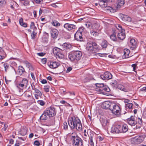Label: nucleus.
I'll return each mask as SVG.
<instances>
[{"mask_svg": "<svg viewBox=\"0 0 146 146\" xmlns=\"http://www.w3.org/2000/svg\"><path fill=\"white\" fill-rule=\"evenodd\" d=\"M4 52L2 50H0V60L3 59L5 57Z\"/></svg>", "mask_w": 146, "mask_h": 146, "instance_id": "40", "label": "nucleus"}, {"mask_svg": "<svg viewBox=\"0 0 146 146\" xmlns=\"http://www.w3.org/2000/svg\"><path fill=\"white\" fill-rule=\"evenodd\" d=\"M125 3L124 0H117L116 4L117 6V8H120L123 6Z\"/></svg>", "mask_w": 146, "mask_h": 146, "instance_id": "22", "label": "nucleus"}, {"mask_svg": "<svg viewBox=\"0 0 146 146\" xmlns=\"http://www.w3.org/2000/svg\"><path fill=\"white\" fill-rule=\"evenodd\" d=\"M49 117L48 114L45 111L40 117V119L43 120H46Z\"/></svg>", "mask_w": 146, "mask_h": 146, "instance_id": "28", "label": "nucleus"}, {"mask_svg": "<svg viewBox=\"0 0 146 146\" xmlns=\"http://www.w3.org/2000/svg\"><path fill=\"white\" fill-rule=\"evenodd\" d=\"M13 112L16 115H21L22 112L21 110L19 109H15L13 110Z\"/></svg>", "mask_w": 146, "mask_h": 146, "instance_id": "30", "label": "nucleus"}, {"mask_svg": "<svg viewBox=\"0 0 146 146\" xmlns=\"http://www.w3.org/2000/svg\"><path fill=\"white\" fill-rule=\"evenodd\" d=\"M117 88L119 89L126 92H128L129 90L128 89L126 88L123 85L121 84H119L118 85Z\"/></svg>", "mask_w": 146, "mask_h": 146, "instance_id": "25", "label": "nucleus"}, {"mask_svg": "<svg viewBox=\"0 0 146 146\" xmlns=\"http://www.w3.org/2000/svg\"><path fill=\"white\" fill-rule=\"evenodd\" d=\"M84 30V28L83 27H81L79 28L78 30L76 32L82 34Z\"/></svg>", "mask_w": 146, "mask_h": 146, "instance_id": "49", "label": "nucleus"}, {"mask_svg": "<svg viewBox=\"0 0 146 146\" xmlns=\"http://www.w3.org/2000/svg\"><path fill=\"white\" fill-rule=\"evenodd\" d=\"M131 49L133 50L136 48V42L135 39H132L130 40L129 44Z\"/></svg>", "mask_w": 146, "mask_h": 146, "instance_id": "20", "label": "nucleus"}, {"mask_svg": "<svg viewBox=\"0 0 146 146\" xmlns=\"http://www.w3.org/2000/svg\"><path fill=\"white\" fill-rule=\"evenodd\" d=\"M71 136V139L72 140L74 139L75 137H78V136L76 133L75 132L73 133H72Z\"/></svg>", "mask_w": 146, "mask_h": 146, "instance_id": "43", "label": "nucleus"}, {"mask_svg": "<svg viewBox=\"0 0 146 146\" xmlns=\"http://www.w3.org/2000/svg\"><path fill=\"white\" fill-rule=\"evenodd\" d=\"M121 126L116 125L112 126L111 128V131L112 133H121Z\"/></svg>", "mask_w": 146, "mask_h": 146, "instance_id": "10", "label": "nucleus"}, {"mask_svg": "<svg viewBox=\"0 0 146 146\" xmlns=\"http://www.w3.org/2000/svg\"><path fill=\"white\" fill-rule=\"evenodd\" d=\"M137 121H138V123L140 125H141L142 124V119H141L140 118H138V120H137Z\"/></svg>", "mask_w": 146, "mask_h": 146, "instance_id": "58", "label": "nucleus"}, {"mask_svg": "<svg viewBox=\"0 0 146 146\" xmlns=\"http://www.w3.org/2000/svg\"><path fill=\"white\" fill-rule=\"evenodd\" d=\"M110 91V89L108 87L104 86L102 88V92L104 91L109 92Z\"/></svg>", "mask_w": 146, "mask_h": 146, "instance_id": "44", "label": "nucleus"}, {"mask_svg": "<svg viewBox=\"0 0 146 146\" xmlns=\"http://www.w3.org/2000/svg\"><path fill=\"white\" fill-rule=\"evenodd\" d=\"M82 54V53L80 51H76L70 53L68 57L71 61H76L81 58Z\"/></svg>", "mask_w": 146, "mask_h": 146, "instance_id": "2", "label": "nucleus"}, {"mask_svg": "<svg viewBox=\"0 0 146 146\" xmlns=\"http://www.w3.org/2000/svg\"><path fill=\"white\" fill-rule=\"evenodd\" d=\"M90 33L91 35L95 36H97L98 34V32L93 30L91 31Z\"/></svg>", "mask_w": 146, "mask_h": 146, "instance_id": "42", "label": "nucleus"}, {"mask_svg": "<svg viewBox=\"0 0 146 146\" xmlns=\"http://www.w3.org/2000/svg\"><path fill=\"white\" fill-rule=\"evenodd\" d=\"M27 133V130L25 128H22L21 130L19 133L22 135H25Z\"/></svg>", "mask_w": 146, "mask_h": 146, "instance_id": "33", "label": "nucleus"}, {"mask_svg": "<svg viewBox=\"0 0 146 146\" xmlns=\"http://www.w3.org/2000/svg\"><path fill=\"white\" fill-rule=\"evenodd\" d=\"M50 33L52 38L54 39H56L58 34V32L57 30L55 29H52L51 30Z\"/></svg>", "mask_w": 146, "mask_h": 146, "instance_id": "16", "label": "nucleus"}, {"mask_svg": "<svg viewBox=\"0 0 146 146\" xmlns=\"http://www.w3.org/2000/svg\"><path fill=\"white\" fill-rule=\"evenodd\" d=\"M129 53L130 51L128 49L126 48L124 49V55L125 56V58H128L131 56H129Z\"/></svg>", "mask_w": 146, "mask_h": 146, "instance_id": "27", "label": "nucleus"}, {"mask_svg": "<svg viewBox=\"0 0 146 146\" xmlns=\"http://www.w3.org/2000/svg\"><path fill=\"white\" fill-rule=\"evenodd\" d=\"M48 65L51 68L54 69L59 66L60 65V64L57 62H50V63H48Z\"/></svg>", "mask_w": 146, "mask_h": 146, "instance_id": "14", "label": "nucleus"}, {"mask_svg": "<svg viewBox=\"0 0 146 146\" xmlns=\"http://www.w3.org/2000/svg\"><path fill=\"white\" fill-rule=\"evenodd\" d=\"M84 138H86L88 136L89 137V141H90V145L92 146H94V143L93 141V138L94 135L93 132L90 130H88L87 131L85 130L84 132Z\"/></svg>", "mask_w": 146, "mask_h": 146, "instance_id": "4", "label": "nucleus"}, {"mask_svg": "<svg viewBox=\"0 0 146 146\" xmlns=\"http://www.w3.org/2000/svg\"><path fill=\"white\" fill-rule=\"evenodd\" d=\"M45 54V53L43 52H41V53H37V55L38 56H43Z\"/></svg>", "mask_w": 146, "mask_h": 146, "instance_id": "64", "label": "nucleus"}, {"mask_svg": "<svg viewBox=\"0 0 146 146\" xmlns=\"http://www.w3.org/2000/svg\"><path fill=\"white\" fill-rule=\"evenodd\" d=\"M96 87L100 88H101L102 89L103 87L104 86V84L101 83V84H96Z\"/></svg>", "mask_w": 146, "mask_h": 146, "instance_id": "50", "label": "nucleus"}, {"mask_svg": "<svg viewBox=\"0 0 146 146\" xmlns=\"http://www.w3.org/2000/svg\"><path fill=\"white\" fill-rule=\"evenodd\" d=\"M25 70L23 67L22 66H19L18 72L19 75H21L25 72Z\"/></svg>", "mask_w": 146, "mask_h": 146, "instance_id": "24", "label": "nucleus"}, {"mask_svg": "<svg viewBox=\"0 0 146 146\" xmlns=\"http://www.w3.org/2000/svg\"><path fill=\"white\" fill-rule=\"evenodd\" d=\"M20 25L24 27H27V23L24 22H23Z\"/></svg>", "mask_w": 146, "mask_h": 146, "instance_id": "62", "label": "nucleus"}, {"mask_svg": "<svg viewBox=\"0 0 146 146\" xmlns=\"http://www.w3.org/2000/svg\"><path fill=\"white\" fill-rule=\"evenodd\" d=\"M145 137L144 135L137 136L131 139V142L134 144H139L144 141Z\"/></svg>", "mask_w": 146, "mask_h": 146, "instance_id": "3", "label": "nucleus"}, {"mask_svg": "<svg viewBox=\"0 0 146 146\" xmlns=\"http://www.w3.org/2000/svg\"><path fill=\"white\" fill-rule=\"evenodd\" d=\"M133 104L131 103H127L125 105V107L126 109L129 110V111H131L132 109Z\"/></svg>", "mask_w": 146, "mask_h": 146, "instance_id": "26", "label": "nucleus"}, {"mask_svg": "<svg viewBox=\"0 0 146 146\" xmlns=\"http://www.w3.org/2000/svg\"><path fill=\"white\" fill-rule=\"evenodd\" d=\"M115 34V32H114L110 36V38L113 41H116L117 39Z\"/></svg>", "mask_w": 146, "mask_h": 146, "instance_id": "34", "label": "nucleus"}, {"mask_svg": "<svg viewBox=\"0 0 146 146\" xmlns=\"http://www.w3.org/2000/svg\"><path fill=\"white\" fill-rule=\"evenodd\" d=\"M34 144L37 146H39L40 145V143L39 141H35L34 142Z\"/></svg>", "mask_w": 146, "mask_h": 146, "instance_id": "63", "label": "nucleus"}, {"mask_svg": "<svg viewBox=\"0 0 146 146\" xmlns=\"http://www.w3.org/2000/svg\"><path fill=\"white\" fill-rule=\"evenodd\" d=\"M112 112L113 113L117 116H119L121 114V106L119 104H114L112 107Z\"/></svg>", "mask_w": 146, "mask_h": 146, "instance_id": "5", "label": "nucleus"}, {"mask_svg": "<svg viewBox=\"0 0 146 146\" xmlns=\"http://www.w3.org/2000/svg\"><path fill=\"white\" fill-rule=\"evenodd\" d=\"M30 27L31 29H33L34 31H35L37 29L36 27L35 26L34 22H31Z\"/></svg>", "mask_w": 146, "mask_h": 146, "instance_id": "37", "label": "nucleus"}, {"mask_svg": "<svg viewBox=\"0 0 146 146\" xmlns=\"http://www.w3.org/2000/svg\"><path fill=\"white\" fill-rule=\"evenodd\" d=\"M128 130V127L125 124L121 126V132L125 133Z\"/></svg>", "mask_w": 146, "mask_h": 146, "instance_id": "31", "label": "nucleus"}, {"mask_svg": "<svg viewBox=\"0 0 146 146\" xmlns=\"http://www.w3.org/2000/svg\"><path fill=\"white\" fill-rule=\"evenodd\" d=\"M53 52L54 54L56 55L57 54L58 52H59L60 51H63L57 47H55L53 49Z\"/></svg>", "mask_w": 146, "mask_h": 146, "instance_id": "29", "label": "nucleus"}, {"mask_svg": "<svg viewBox=\"0 0 146 146\" xmlns=\"http://www.w3.org/2000/svg\"><path fill=\"white\" fill-rule=\"evenodd\" d=\"M120 16L121 19L124 22H129L131 21V19L128 16L123 14H121Z\"/></svg>", "mask_w": 146, "mask_h": 146, "instance_id": "17", "label": "nucleus"}, {"mask_svg": "<svg viewBox=\"0 0 146 146\" xmlns=\"http://www.w3.org/2000/svg\"><path fill=\"white\" fill-rule=\"evenodd\" d=\"M21 83L24 84L25 87H27L28 84V81L27 79L23 78L21 81Z\"/></svg>", "mask_w": 146, "mask_h": 146, "instance_id": "39", "label": "nucleus"}, {"mask_svg": "<svg viewBox=\"0 0 146 146\" xmlns=\"http://www.w3.org/2000/svg\"><path fill=\"white\" fill-rule=\"evenodd\" d=\"M68 125L72 129L76 128L78 130L82 129V124L80 120L78 118L70 117L68 120Z\"/></svg>", "mask_w": 146, "mask_h": 146, "instance_id": "1", "label": "nucleus"}, {"mask_svg": "<svg viewBox=\"0 0 146 146\" xmlns=\"http://www.w3.org/2000/svg\"><path fill=\"white\" fill-rule=\"evenodd\" d=\"M100 121L103 127L106 126L108 124V120L106 117H100Z\"/></svg>", "mask_w": 146, "mask_h": 146, "instance_id": "19", "label": "nucleus"}, {"mask_svg": "<svg viewBox=\"0 0 146 146\" xmlns=\"http://www.w3.org/2000/svg\"><path fill=\"white\" fill-rule=\"evenodd\" d=\"M24 96L27 99L30 98L32 95L31 92L29 91H26L23 94Z\"/></svg>", "mask_w": 146, "mask_h": 146, "instance_id": "23", "label": "nucleus"}, {"mask_svg": "<svg viewBox=\"0 0 146 146\" xmlns=\"http://www.w3.org/2000/svg\"><path fill=\"white\" fill-rule=\"evenodd\" d=\"M8 127V125L6 123L4 124V127L2 129L3 131H5L7 129Z\"/></svg>", "mask_w": 146, "mask_h": 146, "instance_id": "55", "label": "nucleus"}, {"mask_svg": "<svg viewBox=\"0 0 146 146\" xmlns=\"http://www.w3.org/2000/svg\"><path fill=\"white\" fill-rule=\"evenodd\" d=\"M104 3L103 5L102 6V7H107V3L111 2L110 1H107V0L106 1V0H104Z\"/></svg>", "mask_w": 146, "mask_h": 146, "instance_id": "51", "label": "nucleus"}, {"mask_svg": "<svg viewBox=\"0 0 146 146\" xmlns=\"http://www.w3.org/2000/svg\"><path fill=\"white\" fill-rule=\"evenodd\" d=\"M24 86H25V85L21 83L18 84L17 85V87L21 90L23 88Z\"/></svg>", "mask_w": 146, "mask_h": 146, "instance_id": "48", "label": "nucleus"}, {"mask_svg": "<svg viewBox=\"0 0 146 146\" xmlns=\"http://www.w3.org/2000/svg\"><path fill=\"white\" fill-rule=\"evenodd\" d=\"M64 128L65 129H68V125L66 122H64L63 123Z\"/></svg>", "mask_w": 146, "mask_h": 146, "instance_id": "57", "label": "nucleus"}, {"mask_svg": "<svg viewBox=\"0 0 146 146\" xmlns=\"http://www.w3.org/2000/svg\"><path fill=\"white\" fill-rule=\"evenodd\" d=\"M31 86L32 90H34L36 93L35 95V98L36 99H38L39 98H41L42 96V94L41 92L35 88V86H32V85Z\"/></svg>", "mask_w": 146, "mask_h": 146, "instance_id": "13", "label": "nucleus"}, {"mask_svg": "<svg viewBox=\"0 0 146 146\" xmlns=\"http://www.w3.org/2000/svg\"><path fill=\"white\" fill-rule=\"evenodd\" d=\"M64 27L68 31L75 29L76 27L75 25L69 23H66L64 25Z\"/></svg>", "mask_w": 146, "mask_h": 146, "instance_id": "9", "label": "nucleus"}, {"mask_svg": "<svg viewBox=\"0 0 146 146\" xmlns=\"http://www.w3.org/2000/svg\"><path fill=\"white\" fill-rule=\"evenodd\" d=\"M35 31H33L31 35V36L32 37V38L33 39H34L35 38V36L36 35V33L35 32Z\"/></svg>", "mask_w": 146, "mask_h": 146, "instance_id": "54", "label": "nucleus"}, {"mask_svg": "<svg viewBox=\"0 0 146 146\" xmlns=\"http://www.w3.org/2000/svg\"><path fill=\"white\" fill-rule=\"evenodd\" d=\"M136 117L135 116H131L130 118L127 119V122L128 124L131 126L135 125L137 123L136 120Z\"/></svg>", "mask_w": 146, "mask_h": 146, "instance_id": "11", "label": "nucleus"}, {"mask_svg": "<svg viewBox=\"0 0 146 146\" xmlns=\"http://www.w3.org/2000/svg\"><path fill=\"white\" fill-rule=\"evenodd\" d=\"M47 59L46 58H42L41 60V62L42 64H44L46 62Z\"/></svg>", "mask_w": 146, "mask_h": 146, "instance_id": "60", "label": "nucleus"}, {"mask_svg": "<svg viewBox=\"0 0 146 146\" xmlns=\"http://www.w3.org/2000/svg\"><path fill=\"white\" fill-rule=\"evenodd\" d=\"M63 47H65L66 48H69V46L70 47L71 46L70 45L67 44L66 43H64L63 45Z\"/></svg>", "mask_w": 146, "mask_h": 146, "instance_id": "61", "label": "nucleus"}, {"mask_svg": "<svg viewBox=\"0 0 146 146\" xmlns=\"http://www.w3.org/2000/svg\"><path fill=\"white\" fill-rule=\"evenodd\" d=\"M95 90L97 92H102V89L101 88L96 87V88H95Z\"/></svg>", "mask_w": 146, "mask_h": 146, "instance_id": "56", "label": "nucleus"}, {"mask_svg": "<svg viewBox=\"0 0 146 146\" xmlns=\"http://www.w3.org/2000/svg\"><path fill=\"white\" fill-rule=\"evenodd\" d=\"M111 84L113 87H115L117 84V82L115 80H113L111 82Z\"/></svg>", "mask_w": 146, "mask_h": 146, "instance_id": "46", "label": "nucleus"}, {"mask_svg": "<svg viewBox=\"0 0 146 146\" xmlns=\"http://www.w3.org/2000/svg\"><path fill=\"white\" fill-rule=\"evenodd\" d=\"M82 34L76 32L74 35V38L77 40L82 41Z\"/></svg>", "mask_w": 146, "mask_h": 146, "instance_id": "21", "label": "nucleus"}, {"mask_svg": "<svg viewBox=\"0 0 146 146\" xmlns=\"http://www.w3.org/2000/svg\"><path fill=\"white\" fill-rule=\"evenodd\" d=\"M6 1L5 0H0V6L2 5L5 4Z\"/></svg>", "mask_w": 146, "mask_h": 146, "instance_id": "59", "label": "nucleus"}, {"mask_svg": "<svg viewBox=\"0 0 146 146\" xmlns=\"http://www.w3.org/2000/svg\"><path fill=\"white\" fill-rule=\"evenodd\" d=\"M112 74L108 72H106L104 74L101 75V78L104 80H109L111 79L112 78Z\"/></svg>", "mask_w": 146, "mask_h": 146, "instance_id": "12", "label": "nucleus"}, {"mask_svg": "<svg viewBox=\"0 0 146 146\" xmlns=\"http://www.w3.org/2000/svg\"><path fill=\"white\" fill-rule=\"evenodd\" d=\"M113 105L109 101H107L103 102L102 106L104 109H108L110 108L111 107H112Z\"/></svg>", "mask_w": 146, "mask_h": 146, "instance_id": "15", "label": "nucleus"}, {"mask_svg": "<svg viewBox=\"0 0 146 146\" xmlns=\"http://www.w3.org/2000/svg\"><path fill=\"white\" fill-rule=\"evenodd\" d=\"M117 37L119 39L121 40L124 39L125 37V30H122L121 31L119 32L118 34Z\"/></svg>", "mask_w": 146, "mask_h": 146, "instance_id": "18", "label": "nucleus"}, {"mask_svg": "<svg viewBox=\"0 0 146 146\" xmlns=\"http://www.w3.org/2000/svg\"><path fill=\"white\" fill-rule=\"evenodd\" d=\"M37 102L38 104L42 106H43L45 104V102L42 100H38Z\"/></svg>", "mask_w": 146, "mask_h": 146, "instance_id": "47", "label": "nucleus"}, {"mask_svg": "<svg viewBox=\"0 0 146 146\" xmlns=\"http://www.w3.org/2000/svg\"><path fill=\"white\" fill-rule=\"evenodd\" d=\"M52 25L55 27H59L60 25V24L57 21L54 20L52 23Z\"/></svg>", "mask_w": 146, "mask_h": 146, "instance_id": "38", "label": "nucleus"}, {"mask_svg": "<svg viewBox=\"0 0 146 146\" xmlns=\"http://www.w3.org/2000/svg\"><path fill=\"white\" fill-rule=\"evenodd\" d=\"M3 66L5 68V71H7V70L9 68V66L8 65V64L6 63H5L3 64Z\"/></svg>", "mask_w": 146, "mask_h": 146, "instance_id": "53", "label": "nucleus"}, {"mask_svg": "<svg viewBox=\"0 0 146 146\" xmlns=\"http://www.w3.org/2000/svg\"><path fill=\"white\" fill-rule=\"evenodd\" d=\"M63 51H60L59 52H58L57 54H56V58L61 59L63 58L64 57V55L63 53Z\"/></svg>", "mask_w": 146, "mask_h": 146, "instance_id": "32", "label": "nucleus"}, {"mask_svg": "<svg viewBox=\"0 0 146 146\" xmlns=\"http://www.w3.org/2000/svg\"><path fill=\"white\" fill-rule=\"evenodd\" d=\"M33 1L37 4H40L42 2V0H32Z\"/></svg>", "mask_w": 146, "mask_h": 146, "instance_id": "52", "label": "nucleus"}, {"mask_svg": "<svg viewBox=\"0 0 146 146\" xmlns=\"http://www.w3.org/2000/svg\"><path fill=\"white\" fill-rule=\"evenodd\" d=\"M86 27L89 29H90L92 27L91 23L90 22H87L85 24Z\"/></svg>", "mask_w": 146, "mask_h": 146, "instance_id": "45", "label": "nucleus"}, {"mask_svg": "<svg viewBox=\"0 0 146 146\" xmlns=\"http://www.w3.org/2000/svg\"><path fill=\"white\" fill-rule=\"evenodd\" d=\"M45 111L49 117L54 116L56 113L55 109L53 107L49 108H47Z\"/></svg>", "mask_w": 146, "mask_h": 146, "instance_id": "8", "label": "nucleus"}, {"mask_svg": "<svg viewBox=\"0 0 146 146\" xmlns=\"http://www.w3.org/2000/svg\"><path fill=\"white\" fill-rule=\"evenodd\" d=\"M100 26V24L98 23H96L93 25L92 27L93 29L98 30Z\"/></svg>", "mask_w": 146, "mask_h": 146, "instance_id": "35", "label": "nucleus"}, {"mask_svg": "<svg viewBox=\"0 0 146 146\" xmlns=\"http://www.w3.org/2000/svg\"><path fill=\"white\" fill-rule=\"evenodd\" d=\"M115 25L117 30L119 31V32L121 31L122 30H124L122 29L121 26L119 24H116Z\"/></svg>", "mask_w": 146, "mask_h": 146, "instance_id": "36", "label": "nucleus"}, {"mask_svg": "<svg viewBox=\"0 0 146 146\" xmlns=\"http://www.w3.org/2000/svg\"><path fill=\"white\" fill-rule=\"evenodd\" d=\"M102 46L103 48H106L108 46V43L106 40H104L102 43Z\"/></svg>", "mask_w": 146, "mask_h": 146, "instance_id": "41", "label": "nucleus"}, {"mask_svg": "<svg viewBox=\"0 0 146 146\" xmlns=\"http://www.w3.org/2000/svg\"><path fill=\"white\" fill-rule=\"evenodd\" d=\"M73 145L74 146H83V141L79 137L75 138L72 140Z\"/></svg>", "mask_w": 146, "mask_h": 146, "instance_id": "7", "label": "nucleus"}, {"mask_svg": "<svg viewBox=\"0 0 146 146\" xmlns=\"http://www.w3.org/2000/svg\"><path fill=\"white\" fill-rule=\"evenodd\" d=\"M98 45L95 42H88L86 45V49L90 51L95 52L98 48Z\"/></svg>", "mask_w": 146, "mask_h": 146, "instance_id": "6", "label": "nucleus"}]
</instances>
